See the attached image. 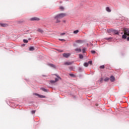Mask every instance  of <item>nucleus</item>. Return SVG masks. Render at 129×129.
I'll use <instances>...</instances> for the list:
<instances>
[{
	"label": "nucleus",
	"instance_id": "9b49d317",
	"mask_svg": "<svg viewBox=\"0 0 129 129\" xmlns=\"http://www.w3.org/2000/svg\"><path fill=\"white\" fill-rule=\"evenodd\" d=\"M34 95H37L38 96H39V97H40L41 98H45V96H43V95H39L38 94H34Z\"/></svg>",
	"mask_w": 129,
	"mask_h": 129
},
{
	"label": "nucleus",
	"instance_id": "cd10ccee",
	"mask_svg": "<svg viewBox=\"0 0 129 129\" xmlns=\"http://www.w3.org/2000/svg\"><path fill=\"white\" fill-rule=\"evenodd\" d=\"M64 35H65V33H62L60 34V36H63Z\"/></svg>",
	"mask_w": 129,
	"mask_h": 129
},
{
	"label": "nucleus",
	"instance_id": "0eeeda50",
	"mask_svg": "<svg viewBox=\"0 0 129 129\" xmlns=\"http://www.w3.org/2000/svg\"><path fill=\"white\" fill-rule=\"evenodd\" d=\"M72 64H73V61H72V62L67 61L64 62V65L69 66V65H72Z\"/></svg>",
	"mask_w": 129,
	"mask_h": 129
},
{
	"label": "nucleus",
	"instance_id": "393cba45",
	"mask_svg": "<svg viewBox=\"0 0 129 129\" xmlns=\"http://www.w3.org/2000/svg\"><path fill=\"white\" fill-rule=\"evenodd\" d=\"M31 112H32V114H34V113H35L36 110H32V111H31Z\"/></svg>",
	"mask_w": 129,
	"mask_h": 129
},
{
	"label": "nucleus",
	"instance_id": "39448f33",
	"mask_svg": "<svg viewBox=\"0 0 129 129\" xmlns=\"http://www.w3.org/2000/svg\"><path fill=\"white\" fill-rule=\"evenodd\" d=\"M71 54L70 53H63L62 54L63 56L64 57V58H68L69 57H70V55Z\"/></svg>",
	"mask_w": 129,
	"mask_h": 129
},
{
	"label": "nucleus",
	"instance_id": "1a4fd4ad",
	"mask_svg": "<svg viewBox=\"0 0 129 129\" xmlns=\"http://www.w3.org/2000/svg\"><path fill=\"white\" fill-rule=\"evenodd\" d=\"M0 26L1 27H3L4 28H5L6 27H8V26H9V25H8L7 24H6V23H0Z\"/></svg>",
	"mask_w": 129,
	"mask_h": 129
},
{
	"label": "nucleus",
	"instance_id": "7ed1b4c3",
	"mask_svg": "<svg viewBox=\"0 0 129 129\" xmlns=\"http://www.w3.org/2000/svg\"><path fill=\"white\" fill-rule=\"evenodd\" d=\"M60 79H61V78H60L59 77H57V78L55 79V81L51 80L50 81V83L51 84L56 83V82H57V81H58Z\"/></svg>",
	"mask_w": 129,
	"mask_h": 129
},
{
	"label": "nucleus",
	"instance_id": "f03ea898",
	"mask_svg": "<svg viewBox=\"0 0 129 129\" xmlns=\"http://www.w3.org/2000/svg\"><path fill=\"white\" fill-rule=\"evenodd\" d=\"M124 34L122 36V39H126L127 41H129V29L128 28H123Z\"/></svg>",
	"mask_w": 129,
	"mask_h": 129
},
{
	"label": "nucleus",
	"instance_id": "a211bd4d",
	"mask_svg": "<svg viewBox=\"0 0 129 129\" xmlns=\"http://www.w3.org/2000/svg\"><path fill=\"white\" fill-rule=\"evenodd\" d=\"M113 32L116 34V35H118V31L114 30Z\"/></svg>",
	"mask_w": 129,
	"mask_h": 129
},
{
	"label": "nucleus",
	"instance_id": "6ab92c4d",
	"mask_svg": "<svg viewBox=\"0 0 129 129\" xmlns=\"http://www.w3.org/2000/svg\"><path fill=\"white\" fill-rule=\"evenodd\" d=\"M41 90H42L43 91H44L45 92H47V90L44 88H42Z\"/></svg>",
	"mask_w": 129,
	"mask_h": 129
},
{
	"label": "nucleus",
	"instance_id": "2eb2a0df",
	"mask_svg": "<svg viewBox=\"0 0 129 129\" xmlns=\"http://www.w3.org/2000/svg\"><path fill=\"white\" fill-rule=\"evenodd\" d=\"M108 80H109V78H106L104 79V81L106 82L107 81H108Z\"/></svg>",
	"mask_w": 129,
	"mask_h": 129
},
{
	"label": "nucleus",
	"instance_id": "c756f323",
	"mask_svg": "<svg viewBox=\"0 0 129 129\" xmlns=\"http://www.w3.org/2000/svg\"><path fill=\"white\" fill-rule=\"evenodd\" d=\"M107 31H108V33H110V32H111V30L109 29L107 30Z\"/></svg>",
	"mask_w": 129,
	"mask_h": 129
},
{
	"label": "nucleus",
	"instance_id": "9d476101",
	"mask_svg": "<svg viewBox=\"0 0 129 129\" xmlns=\"http://www.w3.org/2000/svg\"><path fill=\"white\" fill-rule=\"evenodd\" d=\"M76 42L77 44H82L83 43H84V41L82 40H77Z\"/></svg>",
	"mask_w": 129,
	"mask_h": 129
},
{
	"label": "nucleus",
	"instance_id": "4468645a",
	"mask_svg": "<svg viewBox=\"0 0 129 129\" xmlns=\"http://www.w3.org/2000/svg\"><path fill=\"white\" fill-rule=\"evenodd\" d=\"M35 50V48L34 47L31 46L29 47V51H34Z\"/></svg>",
	"mask_w": 129,
	"mask_h": 129
},
{
	"label": "nucleus",
	"instance_id": "b1692460",
	"mask_svg": "<svg viewBox=\"0 0 129 129\" xmlns=\"http://www.w3.org/2000/svg\"><path fill=\"white\" fill-rule=\"evenodd\" d=\"M111 39H112V38H111V37L107 38H106V40H107L108 41H109V40H111Z\"/></svg>",
	"mask_w": 129,
	"mask_h": 129
},
{
	"label": "nucleus",
	"instance_id": "473e14b6",
	"mask_svg": "<svg viewBox=\"0 0 129 129\" xmlns=\"http://www.w3.org/2000/svg\"><path fill=\"white\" fill-rule=\"evenodd\" d=\"M59 52H60V53H61L62 52H63V50H59Z\"/></svg>",
	"mask_w": 129,
	"mask_h": 129
},
{
	"label": "nucleus",
	"instance_id": "412c9836",
	"mask_svg": "<svg viewBox=\"0 0 129 129\" xmlns=\"http://www.w3.org/2000/svg\"><path fill=\"white\" fill-rule=\"evenodd\" d=\"M100 69H104V68H105L104 65L101 66L100 67Z\"/></svg>",
	"mask_w": 129,
	"mask_h": 129
},
{
	"label": "nucleus",
	"instance_id": "2f4dec72",
	"mask_svg": "<svg viewBox=\"0 0 129 129\" xmlns=\"http://www.w3.org/2000/svg\"><path fill=\"white\" fill-rule=\"evenodd\" d=\"M62 22L63 23H66V20H63Z\"/></svg>",
	"mask_w": 129,
	"mask_h": 129
},
{
	"label": "nucleus",
	"instance_id": "7c9ffc66",
	"mask_svg": "<svg viewBox=\"0 0 129 129\" xmlns=\"http://www.w3.org/2000/svg\"><path fill=\"white\" fill-rule=\"evenodd\" d=\"M59 41H65V40H64V39H59Z\"/></svg>",
	"mask_w": 129,
	"mask_h": 129
},
{
	"label": "nucleus",
	"instance_id": "f8f14e48",
	"mask_svg": "<svg viewBox=\"0 0 129 129\" xmlns=\"http://www.w3.org/2000/svg\"><path fill=\"white\" fill-rule=\"evenodd\" d=\"M106 11L108 12V13H110V12H111V10H110V9H109V7H106Z\"/></svg>",
	"mask_w": 129,
	"mask_h": 129
},
{
	"label": "nucleus",
	"instance_id": "c85d7f7f",
	"mask_svg": "<svg viewBox=\"0 0 129 129\" xmlns=\"http://www.w3.org/2000/svg\"><path fill=\"white\" fill-rule=\"evenodd\" d=\"M70 76L73 77V76H74V74H70Z\"/></svg>",
	"mask_w": 129,
	"mask_h": 129
},
{
	"label": "nucleus",
	"instance_id": "20e7f679",
	"mask_svg": "<svg viewBox=\"0 0 129 129\" xmlns=\"http://www.w3.org/2000/svg\"><path fill=\"white\" fill-rule=\"evenodd\" d=\"M89 64H90V65H92V61L90 60V61H88V62H85L84 63V66H85V67H88V65H89Z\"/></svg>",
	"mask_w": 129,
	"mask_h": 129
},
{
	"label": "nucleus",
	"instance_id": "aec40b11",
	"mask_svg": "<svg viewBox=\"0 0 129 129\" xmlns=\"http://www.w3.org/2000/svg\"><path fill=\"white\" fill-rule=\"evenodd\" d=\"M79 57L80 59H83V55L82 54H79Z\"/></svg>",
	"mask_w": 129,
	"mask_h": 129
},
{
	"label": "nucleus",
	"instance_id": "a878e982",
	"mask_svg": "<svg viewBox=\"0 0 129 129\" xmlns=\"http://www.w3.org/2000/svg\"><path fill=\"white\" fill-rule=\"evenodd\" d=\"M38 32H40V33H43V30H41V29H38Z\"/></svg>",
	"mask_w": 129,
	"mask_h": 129
},
{
	"label": "nucleus",
	"instance_id": "5701e85b",
	"mask_svg": "<svg viewBox=\"0 0 129 129\" xmlns=\"http://www.w3.org/2000/svg\"><path fill=\"white\" fill-rule=\"evenodd\" d=\"M82 51H83V53H85V51H86V48H83Z\"/></svg>",
	"mask_w": 129,
	"mask_h": 129
},
{
	"label": "nucleus",
	"instance_id": "6e6552de",
	"mask_svg": "<svg viewBox=\"0 0 129 129\" xmlns=\"http://www.w3.org/2000/svg\"><path fill=\"white\" fill-rule=\"evenodd\" d=\"M110 80L111 82H114V81H115V78H114V77H113V76H111L110 77Z\"/></svg>",
	"mask_w": 129,
	"mask_h": 129
},
{
	"label": "nucleus",
	"instance_id": "ddd939ff",
	"mask_svg": "<svg viewBox=\"0 0 129 129\" xmlns=\"http://www.w3.org/2000/svg\"><path fill=\"white\" fill-rule=\"evenodd\" d=\"M75 51L76 52H78L79 53H80V52H81V48H76L75 49Z\"/></svg>",
	"mask_w": 129,
	"mask_h": 129
},
{
	"label": "nucleus",
	"instance_id": "f3484780",
	"mask_svg": "<svg viewBox=\"0 0 129 129\" xmlns=\"http://www.w3.org/2000/svg\"><path fill=\"white\" fill-rule=\"evenodd\" d=\"M79 33V30H76L74 31V34H78Z\"/></svg>",
	"mask_w": 129,
	"mask_h": 129
},
{
	"label": "nucleus",
	"instance_id": "72a5a7b5",
	"mask_svg": "<svg viewBox=\"0 0 129 129\" xmlns=\"http://www.w3.org/2000/svg\"><path fill=\"white\" fill-rule=\"evenodd\" d=\"M29 40H31V38H29Z\"/></svg>",
	"mask_w": 129,
	"mask_h": 129
},
{
	"label": "nucleus",
	"instance_id": "dca6fc26",
	"mask_svg": "<svg viewBox=\"0 0 129 129\" xmlns=\"http://www.w3.org/2000/svg\"><path fill=\"white\" fill-rule=\"evenodd\" d=\"M59 10H61V11H64V7L63 6H60L59 7Z\"/></svg>",
	"mask_w": 129,
	"mask_h": 129
},
{
	"label": "nucleus",
	"instance_id": "4be33fe9",
	"mask_svg": "<svg viewBox=\"0 0 129 129\" xmlns=\"http://www.w3.org/2000/svg\"><path fill=\"white\" fill-rule=\"evenodd\" d=\"M91 52L92 53V54H95V53H96L95 50H92Z\"/></svg>",
	"mask_w": 129,
	"mask_h": 129
},
{
	"label": "nucleus",
	"instance_id": "423d86ee",
	"mask_svg": "<svg viewBox=\"0 0 129 129\" xmlns=\"http://www.w3.org/2000/svg\"><path fill=\"white\" fill-rule=\"evenodd\" d=\"M30 21H40V18L38 17H33L30 19Z\"/></svg>",
	"mask_w": 129,
	"mask_h": 129
},
{
	"label": "nucleus",
	"instance_id": "f257e3e1",
	"mask_svg": "<svg viewBox=\"0 0 129 129\" xmlns=\"http://www.w3.org/2000/svg\"><path fill=\"white\" fill-rule=\"evenodd\" d=\"M67 14L66 13H60L57 14L54 17V20H55L56 24L61 23V19H63L64 17H66Z\"/></svg>",
	"mask_w": 129,
	"mask_h": 129
},
{
	"label": "nucleus",
	"instance_id": "bb28decb",
	"mask_svg": "<svg viewBox=\"0 0 129 129\" xmlns=\"http://www.w3.org/2000/svg\"><path fill=\"white\" fill-rule=\"evenodd\" d=\"M23 42H24V43H28V40H26V39H24V40H23Z\"/></svg>",
	"mask_w": 129,
	"mask_h": 129
}]
</instances>
